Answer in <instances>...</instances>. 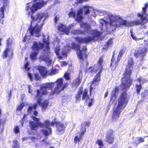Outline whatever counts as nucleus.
Returning a JSON list of instances; mask_svg holds the SVG:
<instances>
[{"label":"nucleus","instance_id":"nucleus-17","mask_svg":"<svg viewBox=\"0 0 148 148\" xmlns=\"http://www.w3.org/2000/svg\"><path fill=\"white\" fill-rule=\"evenodd\" d=\"M146 50L145 48H139L138 49L135 51V56L137 58H143L145 56Z\"/></svg>","mask_w":148,"mask_h":148},{"label":"nucleus","instance_id":"nucleus-38","mask_svg":"<svg viewBox=\"0 0 148 148\" xmlns=\"http://www.w3.org/2000/svg\"><path fill=\"white\" fill-rule=\"evenodd\" d=\"M96 143L98 144L99 146L103 145V141L101 140L97 139L96 142Z\"/></svg>","mask_w":148,"mask_h":148},{"label":"nucleus","instance_id":"nucleus-52","mask_svg":"<svg viewBox=\"0 0 148 148\" xmlns=\"http://www.w3.org/2000/svg\"><path fill=\"white\" fill-rule=\"evenodd\" d=\"M59 18V16H56L55 18V20L56 22L57 21Z\"/></svg>","mask_w":148,"mask_h":148},{"label":"nucleus","instance_id":"nucleus-7","mask_svg":"<svg viewBox=\"0 0 148 148\" xmlns=\"http://www.w3.org/2000/svg\"><path fill=\"white\" fill-rule=\"evenodd\" d=\"M133 64V60L130 58L128 62V64L123 73V76L122 79L121 88L124 90L128 88L132 83V80L130 77L132 73V66Z\"/></svg>","mask_w":148,"mask_h":148},{"label":"nucleus","instance_id":"nucleus-63","mask_svg":"<svg viewBox=\"0 0 148 148\" xmlns=\"http://www.w3.org/2000/svg\"><path fill=\"white\" fill-rule=\"evenodd\" d=\"M27 58H25V59L26 60H27Z\"/></svg>","mask_w":148,"mask_h":148},{"label":"nucleus","instance_id":"nucleus-30","mask_svg":"<svg viewBox=\"0 0 148 148\" xmlns=\"http://www.w3.org/2000/svg\"><path fill=\"white\" fill-rule=\"evenodd\" d=\"M60 50V47L59 46H57L55 49V52L56 54L58 56V58L60 59H62V57L59 55V53Z\"/></svg>","mask_w":148,"mask_h":148},{"label":"nucleus","instance_id":"nucleus-24","mask_svg":"<svg viewBox=\"0 0 148 148\" xmlns=\"http://www.w3.org/2000/svg\"><path fill=\"white\" fill-rule=\"evenodd\" d=\"M57 130L59 132H63L65 130V127L64 124L58 123L57 124Z\"/></svg>","mask_w":148,"mask_h":148},{"label":"nucleus","instance_id":"nucleus-48","mask_svg":"<svg viewBox=\"0 0 148 148\" xmlns=\"http://www.w3.org/2000/svg\"><path fill=\"white\" fill-rule=\"evenodd\" d=\"M35 76V79H40V77L39 75L37 73H35L34 74Z\"/></svg>","mask_w":148,"mask_h":148},{"label":"nucleus","instance_id":"nucleus-58","mask_svg":"<svg viewBox=\"0 0 148 148\" xmlns=\"http://www.w3.org/2000/svg\"><path fill=\"white\" fill-rule=\"evenodd\" d=\"M108 92H107L105 94V97H107L108 95Z\"/></svg>","mask_w":148,"mask_h":148},{"label":"nucleus","instance_id":"nucleus-53","mask_svg":"<svg viewBox=\"0 0 148 148\" xmlns=\"http://www.w3.org/2000/svg\"><path fill=\"white\" fill-rule=\"evenodd\" d=\"M82 76V71H80L79 78H81V79Z\"/></svg>","mask_w":148,"mask_h":148},{"label":"nucleus","instance_id":"nucleus-25","mask_svg":"<svg viewBox=\"0 0 148 148\" xmlns=\"http://www.w3.org/2000/svg\"><path fill=\"white\" fill-rule=\"evenodd\" d=\"M71 49V47H69L68 45H67L65 46L64 48L63 49L62 51V54L64 56H66V54Z\"/></svg>","mask_w":148,"mask_h":148},{"label":"nucleus","instance_id":"nucleus-64","mask_svg":"<svg viewBox=\"0 0 148 148\" xmlns=\"http://www.w3.org/2000/svg\"><path fill=\"white\" fill-rule=\"evenodd\" d=\"M11 92H10V95H11Z\"/></svg>","mask_w":148,"mask_h":148},{"label":"nucleus","instance_id":"nucleus-9","mask_svg":"<svg viewBox=\"0 0 148 148\" xmlns=\"http://www.w3.org/2000/svg\"><path fill=\"white\" fill-rule=\"evenodd\" d=\"M48 0H33L34 2H37L35 4L31 2L27 4L25 10L26 14L31 16L38 10L40 9L46 4Z\"/></svg>","mask_w":148,"mask_h":148},{"label":"nucleus","instance_id":"nucleus-55","mask_svg":"<svg viewBox=\"0 0 148 148\" xmlns=\"http://www.w3.org/2000/svg\"><path fill=\"white\" fill-rule=\"evenodd\" d=\"M54 122H52L51 123H50V125L53 126L54 125Z\"/></svg>","mask_w":148,"mask_h":148},{"label":"nucleus","instance_id":"nucleus-51","mask_svg":"<svg viewBox=\"0 0 148 148\" xmlns=\"http://www.w3.org/2000/svg\"><path fill=\"white\" fill-rule=\"evenodd\" d=\"M31 85H28V92L29 93H31L32 92V90L31 89Z\"/></svg>","mask_w":148,"mask_h":148},{"label":"nucleus","instance_id":"nucleus-49","mask_svg":"<svg viewBox=\"0 0 148 148\" xmlns=\"http://www.w3.org/2000/svg\"><path fill=\"white\" fill-rule=\"evenodd\" d=\"M61 65L62 66H64L66 65L67 64V63L65 62L62 61L61 62Z\"/></svg>","mask_w":148,"mask_h":148},{"label":"nucleus","instance_id":"nucleus-44","mask_svg":"<svg viewBox=\"0 0 148 148\" xmlns=\"http://www.w3.org/2000/svg\"><path fill=\"white\" fill-rule=\"evenodd\" d=\"M99 21L101 24V26H103L104 23H105V24L106 23V22L105 20H103L102 19L99 20Z\"/></svg>","mask_w":148,"mask_h":148},{"label":"nucleus","instance_id":"nucleus-8","mask_svg":"<svg viewBox=\"0 0 148 148\" xmlns=\"http://www.w3.org/2000/svg\"><path fill=\"white\" fill-rule=\"evenodd\" d=\"M31 116L33 120L36 122V123L31 121L29 122L30 127L32 130H36L38 129V126L42 127H45L46 129H43L42 130V132L44 135L45 136H47L51 134V130L49 127L50 123L49 121H45L44 124H43L39 121V119L34 116L33 115H31Z\"/></svg>","mask_w":148,"mask_h":148},{"label":"nucleus","instance_id":"nucleus-47","mask_svg":"<svg viewBox=\"0 0 148 148\" xmlns=\"http://www.w3.org/2000/svg\"><path fill=\"white\" fill-rule=\"evenodd\" d=\"M114 52H113V56H112V58L111 60V66L112 65V63L114 61V60L115 59L114 57Z\"/></svg>","mask_w":148,"mask_h":148},{"label":"nucleus","instance_id":"nucleus-12","mask_svg":"<svg viewBox=\"0 0 148 148\" xmlns=\"http://www.w3.org/2000/svg\"><path fill=\"white\" fill-rule=\"evenodd\" d=\"M41 88V87H40ZM43 94L40 89V92L39 90H37V95L36 96V98L37 100L38 103L42 107V112L45 111V110L47 108L48 104V101L47 100H44L42 101V95H46Z\"/></svg>","mask_w":148,"mask_h":148},{"label":"nucleus","instance_id":"nucleus-56","mask_svg":"<svg viewBox=\"0 0 148 148\" xmlns=\"http://www.w3.org/2000/svg\"><path fill=\"white\" fill-rule=\"evenodd\" d=\"M27 37V36H25V38H24V39H23V41L24 42L25 41H26V38Z\"/></svg>","mask_w":148,"mask_h":148},{"label":"nucleus","instance_id":"nucleus-59","mask_svg":"<svg viewBox=\"0 0 148 148\" xmlns=\"http://www.w3.org/2000/svg\"><path fill=\"white\" fill-rule=\"evenodd\" d=\"M89 0H83L82 1H83V2H86V1H89Z\"/></svg>","mask_w":148,"mask_h":148},{"label":"nucleus","instance_id":"nucleus-34","mask_svg":"<svg viewBox=\"0 0 148 148\" xmlns=\"http://www.w3.org/2000/svg\"><path fill=\"white\" fill-rule=\"evenodd\" d=\"M58 70L57 69H52L50 72L49 71V75H54L58 73Z\"/></svg>","mask_w":148,"mask_h":148},{"label":"nucleus","instance_id":"nucleus-54","mask_svg":"<svg viewBox=\"0 0 148 148\" xmlns=\"http://www.w3.org/2000/svg\"><path fill=\"white\" fill-rule=\"evenodd\" d=\"M83 0H77V3H82L83 2Z\"/></svg>","mask_w":148,"mask_h":148},{"label":"nucleus","instance_id":"nucleus-2","mask_svg":"<svg viewBox=\"0 0 148 148\" xmlns=\"http://www.w3.org/2000/svg\"><path fill=\"white\" fill-rule=\"evenodd\" d=\"M44 45H43L40 42H34L33 46L32 47V51L31 52L30 55V58L32 60H34L36 58V56L38 55L39 51L45 45L46 50L44 51V53L45 54L44 56H41L40 58L44 60L46 64L49 66L52 65L54 63V61L50 58L49 54L50 51L49 47V42L48 40H46L45 39H43Z\"/></svg>","mask_w":148,"mask_h":148},{"label":"nucleus","instance_id":"nucleus-6","mask_svg":"<svg viewBox=\"0 0 148 148\" xmlns=\"http://www.w3.org/2000/svg\"><path fill=\"white\" fill-rule=\"evenodd\" d=\"M128 99L125 92L121 94L118 99L117 105L114 108L112 116L113 120H116L119 117L121 112L126 106Z\"/></svg>","mask_w":148,"mask_h":148},{"label":"nucleus","instance_id":"nucleus-1","mask_svg":"<svg viewBox=\"0 0 148 148\" xmlns=\"http://www.w3.org/2000/svg\"><path fill=\"white\" fill-rule=\"evenodd\" d=\"M147 6L143 8L142 14H138L137 16L141 18L139 20H136L130 22L123 20L122 18L119 15L113 14H108V16L109 18L110 22L109 24L110 26L114 27H119L121 25H124L126 26H130L142 23L144 20L148 21V16L145 14Z\"/></svg>","mask_w":148,"mask_h":148},{"label":"nucleus","instance_id":"nucleus-16","mask_svg":"<svg viewBox=\"0 0 148 148\" xmlns=\"http://www.w3.org/2000/svg\"><path fill=\"white\" fill-rule=\"evenodd\" d=\"M83 10L84 14L86 15L88 14L91 11H92L94 14H92V15L95 17L96 16V14H95L98 13L99 12V10H93V8L92 7L88 6H84Z\"/></svg>","mask_w":148,"mask_h":148},{"label":"nucleus","instance_id":"nucleus-10","mask_svg":"<svg viewBox=\"0 0 148 148\" xmlns=\"http://www.w3.org/2000/svg\"><path fill=\"white\" fill-rule=\"evenodd\" d=\"M103 58H100L98 61V64L96 66H97L98 70H99V71L95 76L93 81L91 82L90 90V95L91 94L92 91L95 89V86L98 85L100 81L101 72L103 69V66L102 64L103 62Z\"/></svg>","mask_w":148,"mask_h":148},{"label":"nucleus","instance_id":"nucleus-60","mask_svg":"<svg viewBox=\"0 0 148 148\" xmlns=\"http://www.w3.org/2000/svg\"><path fill=\"white\" fill-rule=\"evenodd\" d=\"M1 39L0 38V46L1 45Z\"/></svg>","mask_w":148,"mask_h":148},{"label":"nucleus","instance_id":"nucleus-14","mask_svg":"<svg viewBox=\"0 0 148 148\" xmlns=\"http://www.w3.org/2000/svg\"><path fill=\"white\" fill-rule=\"evenodd\" d=\"M12 41L11 39L9 38L7 40V47L2 55L3 58H6L7 56H11L13 54V48L11 46Z\"/></svg>","mask_w":148,"mask_h":148},{"label":"nucleus","instance_id":"nucleus-5","mask_svg":"<svg viewBox=\"0 0 148 148\" xmlns=\"http://www.w3.org/2000/svg\"><path fill=\"white\" fill-rule=\"evenodd\" d=\"M81 27L84 29L85 32L91 34L92 36H88L86 38H82L77 37L75 38L76 41L79 43H88L92 41L99 39L101 33L96 30H92L90 26L88 24L82 23L80 24Z\"/></svg>","mask_w":148,"mask_h":148},{"label":"nucleus","instance_id":"nucleus-22","mask_svg":"<svg viewBox=\"0 0 148 148\" xmlns=\"http://www.w3.org/2000/svg\"><path fill=\"white\" fill-rule=\"evenodd\" d=\"M82 10L80 9L78 10L75 17V20L78 22H80L83 19Z\"/></svg>","mask_w":148,"mask_h":148},{"label":"nucleus","instance_id":"nucleus-11","mask_svg":"<svg viewBox=\"0 0 148 148\" xmlns=\"http://www.w3.org/2000/svg\"><path fill=\"white\" fill-rule=\"evenodd\" d=\"M88 91V90L87 89H85L82 94V89H80L76 96V101H79L82 95V100H85L86 103L88 106L90 107L92 105L94 99L92 98H90L89 95L87 94Z\"/></svg>","mask_w":148,"mask_h":148},{"label":"nucleus","instance_id":"nucleus-46","mask_svg":"<svg viewBox=\"0 0 148 148\" xmlns=\"http://www.w3.org/2000/svg\"><path fill=\"white\" fill-rule=\"evenodd\" d=\"M29 65V63L28 62H26L25 64L24 65V67L25 69H26L27 70H29V68L28 67Z\"/></svg>","mask_w":148,"mask_h":148},{"label":"nucleus","instance_id":"nucleus-21","mask_svg":"<svg viewBox=\"0 0 148 148\" xmlns=\"http://www.w3.org/2000/svg\"><path fill=\"white\" fill-rule=\"evenodd\" d=\"M38 106L37 103H35L32 106H30L29 107V108L28 110V112L29 113H31L33 112V113L34 115V116H37L38 112L36 111L35 110L33 112V111Z\"/></svg>","mask_w":148,"mask_h":148},{"label":"nucleus","instance_id":"nucleus-45","mask_svg":"<svg viewBox=\"0 0 148 148\" xmlns=\"http://www.w3.org/2000/svg\"><path fill=\"white\" fill-rule=\"evenodd\" d=\"M76 25V24L75 23H73V24L70 25L69 27H67L68 29H69V31L70 29L72 28V27H73Z\"/></svg>","mask_w":148,"mask_h":148},{"label":"nucleus","instance_id":"nucleus-43","mask_svg":"<svg viewBox=\"0 0 148 148\" xmlns=\"http://www.w3.org/2000/svg\"><path fill=\"white\" fill-rule=\"evenodd\" d=\"M81 78L78 77V79L76 80L75 82V85L76 86H78L79 84L81 82Z\"/></svg>","mask_w":148,"mask_h":148},{"label":"nucleus","instance_id":"nucleus-41","mask_svg":"<svg viewBox=\"0 0 148 148\" xmlns=\"http://www.w3.org/2000/svg\"><path fill=\"white\" fill-rule=\"evenodd\" d=\"M131 37L133 39L136 40H139V39L137 38L133 34V33L132 31H131Z\"/></svg>","mask_w":148,"mask_h":148},{"label":"nucleus","instance_id":"nucleus-27","mask_svg":"<svg viewBox=\"0 0 148 148\" xmlns=\"http://www.w3.org/2000/svg\"><path fill=\"white\" fill-rule=\"evenodd\" d=\"M88 71L91 72H96L97 71H99L98 70L97 66H95L94 67H90L88 69Z\"/></svg>","mask_w":148,"mask_h":148},{"label":"nucleus","instance_id":"nucleus-4","mask_svg":"<svg viewBox=\"0 0 148 148\" xmlns=\"http://www.w3.org/2000/svg\"><path fill=\"white\" fill-rule=\"evenodd\" d=\"M67 86V83L64 82L63 79L60 78L55 83H47L42 84L41 86V91L43 94L49 93L54 94L63 90Z\"/></svg>","mask_w":148,"mask_h":148},{"label":"nucleus","instance_id":"nucleus-15","mask_svg":"<svg viewBox=\"0 0 148 148\" xmlns=\"http://www.w3.org/2000/svg\"><path fill=\"white\" fill-rule=\"evenodd\" d=\"M90 123L89 122H86L82 124V127L81 130V134H79V136H78L77 135L76 136H75V137L74 140L75 143H76L77 142H79V141H80L82 137L83 134L86 131V128L85 127V126L86 125H88V126L90 125Z\"/></svg>","mask_w":148,"mask_h":148},{"label":"nucleus","instance_id":"nucleus-23","mask_svg":"<svg viewBox=\"0 0 148 148\" xmlns=\"http://www.w3.org/2000/svg\"><path fill=\"white\" fill-rule=\"evenodd\" d=\"M119 88L116 87L115 90L112 92L111 100L113 101L115 100L117 97L118 94L117 92L118 91Z\"/></svg>","mask_w":148,"mask_h":148},{"label":"nucleus","instance_id":"nucleus-57","mask_svg":"<svg viewBox=\"0 0 148 148\" xmlns=\"http://www.w3.org/2000/svg\"><path fill=\"white\" fill-rule=\"evenodd\" d=\"M26 116L27 115L25 114H24V116H23V119H24L25 118V117H26Z\"/></svg>","mask_w":148,"mask_h":148},{"label":"nucleus","instance_id":"nucleus-62","mask_svg":"<svg viewBox=\"0 0 148 148\" xmlns=\"http://www.w3.org/2000/svg\"><path fill=\"white\" fill-rule=\"evenodd\" d=\"M46 140L45 139H43L42 140V141H45Z\"/></svg>","mask_w":148,"mask_h":148},{"label":"nucleus","instance_id":"nucleus-3","mask_svg":"<svg viewBox=\"0 0 148 148\" xmlns=\"http://www.w3.org/2000/svg\"><path fill=\"white\" fill-rule=\"evenodd\" d=\"M47 14L44 13H38L34 16H31L32 20L28 30L32 36L38 37L41 36V29L43 21L46 18Z\"/></svg>","mask_w":148,"mask_h":148},{"label":"nucleus","instance_id":"nucleus-61","mask_svg":"<svg viewBox=\"0 0 148 148\" xmlns=\"http://www.w3.org/2000/svg\"><path fill=\"white\" fill-rule=\"evenodd\" d=\"M21 123H22V125H23V121H22H22H21Z\"/></svg>","mask_w":148,"mask_h":148},{"label":"nucleus","instance_id":"nucleus-40","mask_svg":"<svg viewBox=\"0 0 148 148\" xmlns=\"http://www.w3.org/2000/svg\"><path fill=\"white\" fill-rule=\"evenodd\" d=\"M69 16L70 17L75 16V14L74 12L72 11L69 12Z\"/></svg>","mask_w":148,"mask_h":148},{"label":"nucleus","instance_id":"nucleus-35","mask_svg":"<svg viewBox=\"0 0 148 148\" xmlns=\"http://www.w3.org/2000/svg\"><path fill=\"white\" fill-rule=\"evenodd\" d=\"M141 83H140L139 84H137L136 85V91L138 93L139 92L140 90L141 89Z\"/></svg>","mask_w":148,"mask_h":148},{"label":"nucleus","instance_id":"nucleus-20","mask_svg":"<svg viewBox=\"0 0 148 148\" xmlns=\"http://www.w3.org/2000/svg\"><path fill=\"white\" fill-rule=\"evenodd\" d=\"M38 69L40 74L43 77H45L48 75L49 71H47L45 67L42 66H39Z\"/></svg>","mask_w":148,"mask_h":148},{"label":"nucleus","instance_id":"nucleus-28","mask_svg":"<svg viewBox=\"0 0 148 148\" xmlns=\"http://www.w3.org/2000/svg\"><path fill=\"white\" fill-rule=\"evenodd\" d=\"M144 138L142 137H139L137 138L136 141L134 143V144L135 145H137L138 144L144 142Z\"/></svg>","mask_w":148,"mask_h":148},{"label":"nucleus","instance_id":"nucleus-29","mask_svg":"<svg viewBox=\"0 0 148 148\" xmlns=\"http://www.w3.org/2000/svg\"><path fill=\"white\" fill-rule=\"evenodd\" d=\"M71 32L72 33L76 35L83 34H84V31L79 30H72Z\"/></svg>","mask_w":148,"mask_h":148},{"label":"nucleus","instance_id":"nucleus-37","mask_svg":"<svg viewBox=\"0 0 148 148\" xmlns=\"http://www.w3.org/2000/svg\"><path fill=\"white\" fill-rule=\"evenodd\" d=\"M14 130L16 134H17L19 132V129L18 126H16L14 128Z\"/></svg>","mask_w":148,"mask_h":148},{"label":"nucleus","instance_id":"nucleus-18","mask_svg":"<svg viewBox=\"0 0 148 148\" xmlns=\"http://www.w3.org/2000/svg\"><path fill=\"white\" fill-rule=\"evenodd\" d=\"M113 134V131L112 130L109 131L107 133L106 140L109 143H112L113 142L114 136Z\"/></svg>","mask_w":148,"mask_h":148},{"label":"nucleus","instance_id":"nucleus-42","mask_svg":"<svg viewBox=\"0 0 148 148\" xmlns=\"http://www.w3.org/2000/svg\"><path fill=\"white\" fill-rule=\"evenodd\" d=\"M124 53V51L123 50V49H122V50H121L120 51V52H119V56H118V59L117 60H118V59L119 58H120V57L122 56V55L123 54V53Z\"/></svg>","mask_w":148,"mask_h":148},{"label":"nucleus","instance_id":"nucleus-31","mask_svg":"<svg viewBox=\"0 0 148 148\" xmlns=\"http://www.w3.org/2000/svg\"><path fill=\"white\" fill-rule=\"evenodd\" d=\"M136 81L140 83H141H141L143 84L147 82V80H146L145 79L142 78V77H140Z\"/></svg>","mask_w":148,"mask_h":148},{"label":"nucleus","instance_id":"nucleus-13","mask_svg":"<svg viewBox=\"0 0 148 148\" xmlns=\"http://www.w3.org/2000/svg\"><path fill=\"white\" fill-rule=\"evenodd\" d=\"M72 47L74 49L77 50V56L81 61L84 60V58L86 59V48L84 47L81 50V47L78 45H75L73 43L72 45Z\"/></svg>","mask_w":148,"mask_h":148},{"label":"nucleus","instance_id":"nucleus-26","mask_svg":"<svg viewBox=\"0 0 148 148\" xmlns=\"http://www.w3.org/2000/svg\"><path fill=\"white\" fill-rule=\"evenodd\" d=\"M31 140H32L34 141H35L37 140L38 139H40L41 138V136H38L37 137H32L30 138ZM30 138H27V137H24L22 139L23 141H24L25 140H27L28 139Z\"/></svg>","mask_w":148,"mask_h":148},{"label":"nucleus","instance_id":"nucleus-39","mask_svg":"<svg viewBox=\"0 0 148 148\" xmlns=\"http://www.w3.org/2000/svg\"><path fill=\"white\" fill-rule=\"evenodd\" d=\"M24 106V104L23 103H22L20 105H19L17 108V110H21L23 108Z\"/></svg>","mask_w":148,"mask_h":148},{"label":"nucleus","instance_id":"nucleus-36","mask_svg":"<svg viewBox=\"0 0 148 148\" xmlns=\"http://www.w3.org/2000/svg\"><path fill=\"white\" fill-rule=\"evenodd\" d=\"M70 74L69 73L66 72L64 75V77L66 80H69L70 79Z\"/></svg>","mask_w":148,"mask_h":148},{"label":"nucleus","instance_id":"nucleus-32","mask_svg":"<svg viewBox=\"0 0 148 148\" xmlns=\"http://www.w3.org/2000/svg\"><path fill=\"white\" fill-rule=\"evenodd\" d=\"M113 42L112 39L109 40L106 43V46H104L103 47L104 49H106L107 48L111 45L112 43Z\"/></svg>","mask_w":148,"mask_h":148},{"label":"nucleus","instance_id":"nucleus-33","mask_svg":"<svg viewBox=\"0 0 148 148\" xmlns=\"http://www.w3.org/2000/svg\"><path fill=\"white\" fill-rule=\"evenodd\" d=\"M13 146L14 148H19V143L17 140H15L13 141Z\"/></svg>","mask_w":148,"mask_h":148},{"label":"nucleus","instance_id":"nucleus-19","mask_svg":"<svg viewBox=\"0 0 148 148\" xmlns=\"http://www.w3.org/2000/svg\"><path fill=\"white\" fill-rule=\"evenodd\" d=\"M58 29L59 31L67 35L69 33V29L66 27L65 25L60 24L58 26Z\"/></svg>","mask_w":148,"mask_h":148},{"label":"nucleus","instance_id":"nucleus-50","mask_svg":"<svg viewBox=\"0 0 148 148\" xmlns=\"http://www.w3.org/2000/svg\"><path fill=\"white\" fill-rule=\"evenodd\" d=\"M28 75L29 79H30L31 81H32V75L29 73H28Z\"/></svg>","mask_w":148,"mask_h":148}]
</instances>
